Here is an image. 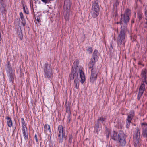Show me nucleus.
<instances>
[{
    "instance_id": "nucleus-1",
    "label": "nucleus",
    "mask_w": 147,
    "mask_h": 147,
    "mask_svg": "<svg viewBox=\"0 0 147 147\" xmlns=\"http://www.w3.org/2000/svg\"><path fill=\"white\" fill-rule=\"evenodd\" d=\"M142 83L140 87L139 92L138 94L137 99L140 100L145 90V84H147V72L145 69H142L141 74Z\"/></svg>"
},
{
    "instance_id": "nucleus-2",
    "label": "nucleus",
    "mask_w": 147,
    "mask_h": 147,
    "mask_svg": "<svg viewBox=\"0 0 147 147\" xmlns=\"http://www.w3.org/2000/svg\"><path fill=\"white\" fill-rule=\"evenodd\" d=\"M127 28L126 27L121 26L120 33L117 39V44L120 46H124L125 44V39L126 36V32Z\"/></svg>"
},
{
    "instance_id": "nucleus-3",
    "label": "nucleus",
    "mask_w": 147,
    "mask_h": 147,
    "mask_svg": "<svg viewBox=\"0 0 147 147\" xmlns=\"http://www.w3.org/2000/svg\"><path fill=\"white\" fill-rule=\"evenodd\" d=\"M44 72V75L45 78H49L52 76V70L51 65L47 63H45L42 67Z\"/></svg>"
},
{
    "instance_id": "nucleus-4",
    "label": "nucleus",
    "mask_w": 147,
    "mask_h": 147,
    "mask_svg": "<svg viewBox=\"0 0 147 147\" xmlns=\"http://www.w3.org/2000/svg\"><path fill=\"white\" fill-rule=\"evenodd\" d=\"M130 10L128 9H126L124 14L121 15V20L120 22V24L121 26L123 24V23H124L125 25H126L127 23L129 22V16L130 15Z\"/></svg>"
},
{
    "instance_id": "nucleus-5",
    "label": "nucleus",
    "mask_w": 147,
    "mask_h": 147,
    "mask_svg": "<svg viewBox=\"0 0 147 147\" xmlns=\"http://www.w3.org/2000/svg\"><path fill=\"white\" fill-rule=\"evenodd\" d=\"M79 64V61L78 60L75 61L74 63L72 69L75 68L76 70H78L80 77L81 78L80 82L82 84H83L85 80V76L84 72L82 69V68L78 67Z\"/></svg>"
},
{
    "instance_id": "nucleus-6",
    "label": "nucleus",
    "mask_w": 147,
    "mask_h": 147,
    "mask_svg": "<svg viewBox=\"0 0 147 147\" xmlns=\"http://www.w3.org/2000/svg\"><path fill=\"white\" fill-rule=\"evenodd\" d=\"M140 134L139 128L137 127L136 129L135 133L134 136L133 140L134 146L135 147H137L139 145L140 142Z\"/></svg>"
},
{
    "instance_id": "nucleus-7",
    "label": "nucleus",
    "mask_w": 147,
    "mask_h": 147,
    "mask_svg": "<svg viewBox=\"0 0 147 147\" xmlns=\"http://www.w3.org/2000/svg\"><path fill=\"white\" fill-rule=\"evenodd\" d=\"M6 67L7 71L9 74V80L11 82H12L14 79V71L12 70L9 62H7Z\"/></svg>"
},
{
    "instance_id": "nucleus-8",
    "label": "nucleus",
    "mask_w": 147,
    "mask_h": 147,
    "mask_svg": "<svg viewBox=\"0 0 147 147\" xmlns=\"http://www.w3.org/2000/svg\"><path fill=\"white\" fill-rule=\"evenodd\" d=\"M117 140L121 146H125L126 144L125 136V134L123 131H121L119 133V138Z\"/></svg>"
},
{
    "instance_id": "nucleus-9",
    "label": "nucleus",
    "mask_w": 147,
    "mask_h": 147,
    "mask_svg": "<svg viewBox=\"0 0 147 147\" xmlns=\"http://www.w3.org/2000/svg\"><path fill=\"white\" fill-rule=\"evenodd\" d=\"M78 72H79L78 70H76L75 68L72 69V70L69 75V79L71 80H73L74 79V81H75V80H78Z\"/></svg>"
},
{
    "instance_id": "nucleus-10",
    "label": "nucleus",
    "mask_w": 147,
    "mask_h": 147,
    "mask_svg": "<svg viewBox=\"0 0 147 147\" xmlns=\"http://www.w3.org/2000/svg\"><path fill=\"white\" fill-rule=\"evenodd\" d=\"M58 130L59 131L58 137H62V139H60L59 142H62L63 141L62 138H65L67 136V135H65V134L63 128L62 126L59 125L58 128Z\"/></svg>"
},
{
    "instance_id": "nucleus-11",
    "label": "nucleus",
    "mask_w": 147,
    "mask_h": 147,
    "mask_svg": "<svg viewBox=\"0 0 147 147\" xmlns=\"http://www.w3.org/2000/svg\"><path fill=\"white\" fill-rule=\"evenodd\" d=\"M91 71V74L90 80V82L93 83L96 80L98 73L96 68L94 67L92 69Z\"/></svg>"
},
{
    "instance_id": "nucleus-12",
    "label": "nucleus",
    "mask_w": 147,
    "mask_h": 147,
    "mask_svg": "<svg viewBox=\"0 0 147 147\" xmlns=\"http://www.w3.org/2000/svg\"><path fill=\"white\" fill-rule=\"evenodd\" d=\"M71 3L70 1L66 0L64 1V7L65 8H66V12H68L69 11L71 6Z\"/></svg>"
},
{
    "instance_id": "nucleus-13",
    "label": "nucleus",
    "mask_w": 147,
    "mask_h": 147,
    "mask_svg": "<svg viewBox=\"0 0 147 147\" xmlns=\"http://www.w3.org/2000/svg\"><path fill=\"white\" fill-rule=\"evenodd\" d=\"M92 9L94 11H99V8L98 3V1L97 0L94 1L92 5Z\"/></svg>"
},
{
    "instance_id": "nucleus-14",
    "label": "nucleus",
    "mask_w": 147,
    "mask_h": 147,
    "mask_svg": "<svg viewBox=\"0 0 147 147\" xmlns=\"http://www.w3.org/2000/svg\"><path fill=\"white\" fill-rule=\"evenodd\" d=\"M142 127L143 128V136L146 138L147 137V124L146 123H142Z\"/></svg>"
},
{
    "instance_id": "nucleus-15",
    "label": "nucleus",
    "mask_w": 147,
    "mask_h": 147,
    "mask_svg": "<svg viewBox=\"0 0 147 147\" xmlns=\"http://www.w3.org/2000/svg\"><path fill=\"white\" fill-rule=\"evenodd\" d=\"M96 61V60H95V57H94L91 59V61L90 62L88 65L89 68L90 69L91 68L92 69L94 67H93V66Z\"/></svg>"
},
{
    "instance_id": "nucleus-16",
    "label": "nucleus",
    "mask_w": 147,
    "mask_h": 147,
    "mask_svg": "<svg viewBox=\"0 0 147 147\" xmlns=\"http://www.w3.org/2000/svg\"><path fill=\"white\" fill-rule=\"evenodd\" d=\"M119 134L118 135L117 133L115 131H113L111 135L112 139L115 140H117L119 138Z\"/></svg>"
},
{
    "instance_id": "nucleus-17",
    "label": "nucleus",
    "mask_w": 147,
    "mask_h": 147,
    "mask_svg": "<svg viewBox=\"0 0 147 147\" xmlns=\"http://www.w3.org/2000/svg\"><path fill=\"white\" fill-rule=\"evenodd\" d=\"M5 7V4H0V10L3 14L5 13L6 11Z\"/></svg>"
},
{
    "instance_id": "nucleus-18",
    "label": "nucleus",
    "mask_w": 147,
    "mask_h": 147,
    "mask_svg": "<svg viewBox=\"0 0 147 147\" xmlns=\"http://www.w3.org/2000/svg\"><path fill=\"white\" fill-rule=\"evenodd\" d=\"M6 119L8 126L10 127H11L12 125V122L11 119L9 117H7Z\"/></svg>"
},
{
    "instance_id": "nucleus-19",
    "label": "nucleus",
    "mask_w": 147,
    "mask_h": 147,
    "mask_svg": "<svg viewBox=\"0 0 147 147\" xmlns=\"http://www.w3.org/2000/svg\"><path fill=\"white\" fill-rule=\"evenodd\" d=\"M99 12L96 11H94V10L92 9V11L91 12V14L93 17L96 18L98 15Z\"/></svg>"
},
{
    "instance_id": "nucleus-20",
    "label": "nucleus",
    "mask_w": 147,
    "mask_h": 147,
    "mask_svg": "<svg viewBox=\"0 0 147 147\" xmlns=\"http://www.w3.org/2000/svg\"><path fill=\"white\" fill-rule=\"evenodd\" d=\"M24 139L25 140H27L28 138V136L27 132V129H22Z\"/></svg>"
},
{
    "instance_id": "nucleus-21",
    "label": "nucleus",
    "mask_w": 147,
    "mask_h": 147,
    "mask_svg": "<svg viewBox=\"0 0 147 147\" xmlns=\"http://www.w3.org/2000/svg\"><path fill=\"white\" fill-rule=\"evenodd\" d=\"M20 17L22 21V23L23 26H24L26 24L25 20L24 18L23 14L22 12L20 13Z\"/></svg>"
},
{
    "instance_id": "nucleus-22",
    "label": "nucleus",
    "mask_w": 147,
    "mask_h": 147,
    "mask_svg": "<svg viewBox=\"0 0 147 147\" xmlns=\"http://www.w3.org/2000/svg\"><path fill=\"white\" fill-rule=\"evenodd\" d=\"M21 123L22 126V129H26L27 128L25 122L24 121V119L23 118H21Z\"/></svg>"
},
{
    "instance_id": "nucleus-23",
    "label": "nucleus",
    "mask_w": 147,
    "mask_h": 147,
    "mask_svg": "<svg viewBox=\"0 0 147 147\" xmlns=\"http://www.w3.org/2000/svg\"><path fill=\"white\" fill-rule=\"evenodd\" d=\"M127 121L126 122V127L127 128H128L130 126V124L131 122V119L129 118V117L128 118H127L126 119Z\"/></svg>"
},
{
    "instance_id": "nucleus-24",
    "label": "nucleus",
    "mask_w": 147,
    "mask_h": 147,
    "mask_svg": "<svg viewBox=\"0 0 147 147\" xmlns=\"http://www.w3.org/2000/svg\"><path fill=\"white\" fill-rule=\"evenodd\" d=\"M134 116V113L133 111L132 110L130 111L129 115H128L127 118H128L129 117V118L131 119V120H132V118Z\"/></svg>"
},
{
    "instance_id": "nucleus-25",
    "label": "nucleus",
    "mask_w": 147,
    "mask_h": 147,
    "mask_svg": "<svg viewBox=\"0 0 147 147\" xmlns=\"http://www.w3.org/2000/svg\"><path fill=\"white\" fill-rule=\"evenodd\" d=\"M44 128H45V131H49V132H51L50 126L49 125L45 124L44 126Z\"/></svg>"
},
{
    "instance_id": "nucleus-26",
    "label": "nucleus",
    "mask_w": 147,
    "mask_h": 147,
    "mask_svg": "<svg viewBox=\"0 0 147 147\" xmlns=\"http://www.w3.org/2000/svg\"><path fill=\"white\" fill-rule=\"evenodd\" d=\"M79 82V80H75V81H74V84L75 85V86L76 88L78 89L79 87V84L78 83Z\"/></svg>"
},
{
    "instance_id": "nucleus-27",
    "label": "nucleus",
    "mask_w": 147,
    "mask_h": 147,
    "mask_svg": "<svg viewBox=\"0 0 147 147\" xmlns=\"http://www.w3.org/2000/svg\"><path fill=\"white\" fill-rule=\"evenodd\" d=\"M66 112L68 114H71V112L70 110V106L69 104L66 105Z\"/></svg>"
},
{
    "instance_id": "nucleus-28",
    "label": "nucleus",
    "mask_w": 147,
    "mask_h": 147,
    "mask_svg": "<svg viewBox=\"0 0 147 147\" xmlns=\"http://www.w3.org/2000/svg\"><path fill=\"white\" fill-rule=\"evenodd\" d=\"M99 122H97L96 124L95 125V129L96 133L98 132L99 131Z\"/></svg>"
},
{
    "instance_id": "nucleus-29",
    "label": "nucleus",
    "mask_w": 147,
    "mask_h": 147,
    "mask_svg": "<svg viewBox=\"0 0 147 147\" xmlns=\"http://www.w3.org/2000/svg\"><path fill=\"white\" fill-rule=\"evenodd\" d=\"M105 120V119L102 117H99L98 118V121L97 122L101 121L102 122H103Z\"/></svg>"
},
{
    "instance_id": "nucleus-30",
    "label": "nucleus",
    "mask_w": 147,
    "mask_h": 147,
    "mask_svg": "<svg viewBox=\"0 0 147 147\" xmlns=\"http://www.w3.org/2000/svg\"><path fill=\"white\" fill-rule=\"evenodd\" d=\"M98 52V51L97 50H94V52L93 54V58L94 57H95V59H97Z\"/></svg>"
},
{
    "instance_id": "nucleus-31",
    "label": "nucleus",
    "mask_w": 147,
    "mask_h": 147,
    "mask_svg": "<svg viewBox=\"0 0 147 147\" xmlns=\"http://www.w3.org/2000/svg\"><path fill=\"white\" fill-rule=\"evenodd\" d=\"M142 12L139 11L138 13V17L139 19L140 20L142 18Z\"/></svg>"
},
{
    "instance_id": "nucleus-32",
    "label": "nucleus",
    "mask_w": 147,
    "mask_h": 147,
    "mask_svg": "<svg viewBox=\"0 0 147 147\" xmlns=\"http://www.w3.org/2000/svg\"><path fill=\"white\" fill-rule=\"evenodd\" d=\"M92 49L90 47H89L88 48L87 50V52L89 54L92 53Z\"/></svg>"
},
{
    "instance_id": "nucleus-33",
    "label": "nucleus",
    "mask_w": 147,
    "mask_h": 147,
    "mask_svg": "<svg viewBox=\"0 0 147 147\" xmlns=\"http://www.w3.org/2000/svg\"><path fill=\"white\" fill-rule=\"evenodd\" d=\"M72 136L71 135H70L69 136V139L68 142L69 144H71L72 142Z\"/></svg>"
},
{
    "instance_id": "nucleus-34",
    "label": "nucleus",
    "mask_w": 147,
    "mask_h": 147,
    "mask_svg": "<svg viewBox=\"0 0 147 147\" xmlns=\"http://www.w3.org/2000/svg\"><path fill=\"white\" fill-rule=\"evenodd\" d=\"M23 9L24 13L27 14H28L29 13V11L28 9L27 8H26L24 6H23Z\"/></svg>"
},
{
    "instance_id": "nucleus-35",
    "label": "nucleus",
    "mask_w": 147,
    "mask_h": 147,
    "mask_svg": "<svg viewBox=\"0 0 147 147\" xmlns=\"http://www.w3.org/2000/svg\"><path fill=\"white\" fill-rule=\"evenodd\" d=\"M42 2L46 4L47 3H49L51 0H40Z\"/></svg>"
},
{
    "instance_id": "nucleus-36",
    "label": "nucleus",
    "mask_w": 147,
    "mask_h": 147,
    "mask_svg": "<svg viewBox=\"0 0 147 147\" xmlns=\"http://www.w3.org/2000/svg\"><path fill=\"white\" fill-rule=\"evenodd\" d=\"M18 36L19 37H20V39L21 40H22V32H20L18 34Z\"/></svg>"
},
{
    "instance_id": "nucleus-37",
    "label": "nucleus",
    "mask_w": 147,
    "mask_h": 147,
    "mask_svg": "<svg viewBox=\"0 0 147 147\" xmlns=\"http://www.w3.org/2000/svg\"><path fill=\"white\" fill-rule=\"evenodd\" d=\"M70 114H68V116H67V117H68L67 121H68V122H69L70 121V120H71V118L70 117Z\"/></svg>"
},
{
    "instance_id": "nucleus-38",
    "label": "nucleus",
    "mask_w": 147,
    "mask_h": 147,
    "mask_svg": "<svg viewBox=\"0 0 147 147\" xmlns=\"http://www.w3.org/2000/svg\"><path fill=\"white\" fill-rule=\"evenodd\" d=\"M5 0H0V4H5Z\"/></svg>"
},
{
    "instance_id": "nucleus-39",
    "label": "nucleus",
    "mask_w": 147,
    "mask_h": 147,
    "mask_svg": "<svg viewBox=\"0 0 147 147\" xmlns=\"http://www.w3.org/2000/svg\"><path fill=\"white\" fill-rule=\"evenodd\" d=\"M35 139L36 140V142H38V140L37 139V135H35Z\"/></svg>"
},
{
    "instance_id": "nucleus-40",
    "label": "nucleus",
    "mask_w": 147,
    "mask_h": 147,
    "mask_svg": "<svg viewBox=\"0 0 147 147\" xmlns=\"http://www.w3.org/2000/svg\"><path fill=\"white\" fill-rule=\"evenodd\" d=\"M20 20V19L19 18H16L15 20V21H19Z\"/></svg>"
},
{
    "instance_id": "nucleus-41",
    "label": "nucleus",
    "mask_w": 147,
    "mask_h": 147,
    "mask_svg": "<svg viewBox=\"0 0 147 147\" xmlns=\"http://www.w3.org/2000/svg\"><path fill=\"white\" fill-rule=\"evenodd\" d=\"M117 3H115V5H117L118 4V3L117 2V0H116Z\"/></svg>"
},
{
    "instance_id": "nucleus-42",
    "label": "nucleus",
    "mask_w": 147,
    "mask_h": 147,
    "mask_svg": "<svg viewBox=\"0 0 147 147\" xmlns=\"http://www.w3.org/2000/svg\"><path fill=\"white\" fill-rule=\"evenodd\" d=\"M36 20H37L38 22H39V20H40V19H39V18H37V19Z\"/></svg>"
},
{
    "instance_id": "nucleus-43",
    "label": "nucleus",
    "mask_w": 147,
    "mask_h": 147,
    "mask_svg": "<svg viewBox=\"0 0 147 147\" xmlns=\"http://www.w3.org/2000/svg\"><path fill=\"white\" fill-rule=\"evenodd\" d=\"M138 64H139V65H141V63H138Z\"/></svg>"
},
{
    "instance_id": "nucleus-44",
    "label": "nucleus",
    "mask_w": 147,
    "mask_h": 147,
    "mask_svg": "<svg viewBox=\"0 0 147 147\" xmlns=\"http://www.w3.org/2000/svg\"><path fill=\"white\" fill-rule=\"evenodd\" d=\"M132 22L133 23H134V20H133L132 21Z\"/></svg>"
},
{
    "instance_id": "nucleus-45",
    "label": "nucleus",
    "mask_w": 147,
    "mask_h": 147,
    "mask_svg": "<svg viewBox=\"0 0 147 147\" xmlns=\"http://www.w3.org/2000/svg\"><path fill=\"white\" fill-rule=\"evenodd\" d=\"M117 24H119V23H120V22H119H119H117Z\"/></svg>"
}]
</instances>
